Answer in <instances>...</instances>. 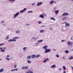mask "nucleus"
Here are the masks:
<instances>
[{
	"instance_id": "nucleus-10",
	"label": "nucleus",
	"mask_w": 73,
	"mask_h": 73,
	"mask_svg": "<svg viewBox=\"0 0 73 73\" xmlns=\"http://www.w3.org/2000/svg\"><path fill=\"white\" fill-rule=\"evenodd\" d=\"M65 23H66L65 25H66V27H68L70 26V24L68 23V22H65Z\"/></svg>"
},
{
	"instance_id": "nucleus-11",
	"label": "nucleus",
	"mask_w": 73,
	"mask_h": 73,
	"mask_svg": "<svg viewBox=\"0 0 73 73\" xmlns=\"http://www.w3.org/2000/svg\"><path fill=\"white\" fill-rule=\"evenodd\" d=\"M48 47V46L45 45L42 47V48L44 49H46Z\"/></svg>"
},
{
	"instance_id": "nucleus-41",
	"label": "nucleus",
	"mask_w": 73,
	"mask_h": 73,
	"mask_svg": "<svg viewBox=\"0 0 73 73\" xmlns=\"http://www.w3.org/2000/svg\"><path fill=\"white\" fill-rule=\"evenodd\" d=\"M31 71V70H28L27 72L28 73H30Z\"/></svg>"
},
{
	"instance_id": "nucleus-4",
	"label": "nucleus",
	"mask_w": 73,
	"mask_h": 73,
	"mask_svg": "<svg viewBox=\"0 0 73 73\" xmlns=\"http://www.w3.org/2000/svg\"><path fill=\"white\" fill-rule=\"evenodd\" d=\"M21 68H22V69L27 70V69H29V67H28V66H25L22 67H21Z\"/></svg>"
},
{
	"instance_id": "nucleus-42",
	"label": "nucleus",
	"mask_w": 73,
	"mask_h": 73,
	"mask_svg": "<svg viewBox=\"0 0 73 73\" xmlns=\"http://www.w3.org/2000/svg\"><path fill=\"white\" fill-rule=\"evenodd\" d=\"M27 10V8H25L24 9H23V11L24 12L25 11H26Z\"/></svg>"
},
{
	"instance_id": "nucleus-15",
	"label": "nucleus",
	"mask_w": 73,
	"mask_h": 73,
	"mask_svg": "<svg viewBox=\"0 0 73 73\" xmlns=\"http://www.w3.org/2000/svg\"><path fill=\"white\" fill-rule=\"evenodd\" d=\"M72 44V43L70 42H68L67 43V44L68 45H70Z\"/></svg>"
},
{
	"instance_id": "nucleus-47",
	"label": "nucleus",
	"mask_w": 73,
	"mask_h": 73,
	"mask_svg": "<svg viewBox=\"0 0 73 73\" xmlns=\"http://www.w3.org/2000/svg\"><path fill=\"white\" fill-rule=\"evenodd\" d=\"M65 41V40H62V42H64Z\"/></svg>"
},
{
	"instance_id": "nucleus-45",
	"label": "nucleus",
	"mask_w": 73,
	"mask_h": 73,
	"mask_svg": "<svg viewBox=\"0 0 73 73\" xmlns=\"http://www.w3.org/2000/svg\"><path fill=\"white\" fill-rule=\"evenodd\" d=\"M17 67V65H14V68H16Z\"/></svg>"
},
{
	"instance_id": "nucleus-56",
	"label": "nucleus",
	"mask_w": 73,
	"mask_h": 73,
	"mask_svg": "<svg viewBox=\"0 0 73 73\" xmlns=\"http://www.w3.org/2000/svg\"><path fill=\"white\" fill-rule=\"evenodd\" d=\"M26 25H29V24H26Z\"/></svg>"
},
{
	"instance_id": "nucleus-54",
	"label": "nucleus",
	"mask_w": 73,
	"mask_h": 73,
	"mask_svg": "<svg viewBox=\"0 0 73 73\" xmlns=\"http://www.w3.org/2000/svg\"><path fill=\"white\" fill-rule=\"evenodd\" d=\"M49 29H50V30H52V29H53L52 28H50Z\"/></svg>"
},
{
	"instance_id": "nucleus-51",
	"label": "nucleus",
	"mask_w": 73,
	"mask_h": 73,
	"mask_svg": "<svg viewBox=\"0 0 73 73\" xmlns=\"http://www.w3.org/2000/svg\"><path fill=\"white\" fill-rule=\"evenodd\" d=\"M2 49H3V48L1 47H0V50H1Z\"/></svg>"
},
{
	"instance_id": "nucleus-6",
	"label": "nucleus",
	"mask_w": 73,
	"mask_h": 73,
	"mask_svg": "<svg viewBox=\"0 0 73 73\" xmlns=\"http://www.w3.org/2000/svg\"><path fill=\"white\" fill-rule=\"evenodd\" d=\"M69 15V13H64L62 15V16H68Z\"/></svg>"
},
{
	"instance_id": "nucleus-40",
	"label": "nucleus",
	"mask_w": 73,
	"mask_h": 73,
	"mask_svg": "<svg viewBox=\"0 0 73 73\" xmlns=\"http://www.w3.org/2000/svg\"><path fill=\"white\" fill-rule=\"evenodd\" d=\"M38 23L39 24H41L42 23V22H40V21H39L38 22Z\"/></svg>"
},
{
	"instance_id": "nucleus-9",
	"label": "nucleus",
	"mask_w": 73,
	"mask_h": 73,
	"mask_svg": "<svg viewBox=\"0 0 73 73\" xmlns=\"http://www.w3.org/2000/svg\"><path fill=\"white\" fill-rule=\"evenodd\" d=\"M56 65H55V64H53L51 66V68H52V69H53V68H55L56 67Z\"/></svg>"
},
{
	"instance_id": "nucleus-46",
	"label": "nucleus",
	"mask_w": 73,
	"mask_h": 73,
	"mask_svg": "<svg viewBox=\"0 0 73 73\" xmlns=\"http://www.w3.org/2000/svg\"><path fill=\"white\" fill-rule=\"evenodd\" d=\"M66 19V17H64L62 19V20H65V19Z\"/></svg>"
},
{
	"instance_id": "nucleus-64",
	"label": "nucleus",
	"mask_w": 73,
	"mask_h": 73,
	"mask_svg": "<svg viewBox=\"0 0 73 73\" xmlns=\"http://www.w3.org/2000/svg\"><path fill=\"white\" fill-rule=\"evenodd\" d=\"M71 51H72L73 52V48L71 49Z\"/></svg>"
},
{
	"instance_id": "nucleus-48",
	"label": "nucleus",
	"mask_w": 73,
	"mask_h": 73,
	"mask_svg": "<svg viewBox=\"0 0 73 73\" xmlns=\"http://www.w3.org/2000/svg\"><path fill=\"white\" fill-rule=\"evenodd\" d=\"M9 56H9V55H7V56H6V57H9Z\"/></svg>"
},
{
	"instance_id": "nucleus-2",
	"label": "nucleus",
	"mask_w": 73,
	"mask_h": 73,
	"mask_svg": "<svg viewBox=\"0 0 73 73\" xmlns=\"http://www.w3.org/2000/svg\"><path fill=\"white\" fill-rule=\"evenodd\" d=\"M19 13L18 12L17 13H16L15 14L13 15V19H16L17 16H18V15H19Z\"/></svg>"
},
{
	"instance_id": "nucleus-49",
	"label": "nucleus",
	"mask_w": 73,
	"mask_h": 73,
	"mask_svg": "<svg viewBox=\"0 0 73 73\" xmlns=\"http://www.w3.org/2000/svg\"><path fill=\"white\" fill-rule=\"evenodd\" d=\"M31 38H32V39H35V37H32Z\"/></svg>"
},
{
	"instance_id": "nucleus-28",
	"label": "nucleus",
	"mask_w": 73,
	"mask_h": 73,
	"mask_svg": "<svg viewBox=\"0 0 73 73\" xmlns=\"http://www.w3.org/2000/svg\"><path fill=\"white\" fill-rule=\"evenodd\" d=\"M69 60H73V57L72 56H71L70 58H69Z\"/></svg>"
},
{
	"instance_id": "nucleus-18",
	"label": "nucleus",
	"mask_w": 73,
	"mask_h": 73,
	"mask_svg": "<svg viewBox=\"0 0 73 73\" xmlns=\"http://www.w3.org/2000/svg\"><path fill=\"white\" fill-rule=\"evenodd\" d=\"M20 30H18L17 31H15V33H17V34H19V33H20Z\"/></svg>"
},
{
	"instance_id": "nucleus-32",
	"label": "nucleus",
	"mask_w": 73,
	"mask_h": 73,
	"mask_svg": "<svg viewBox=\"0 0 73 73\" xmlns=\"http://www.w3.org/2000/svg\"><path fill=\"white\" fill-rule=\"evenodd\" d=\"M70 39L71 40H72V41H73V36L71 37L70 38Z\"/></svg>"
},
{
	"instance_id": "nucleus-7",
	"label": "nucleus",
	"mask_w": 73,
	"mask_h": 73,
	"mask_svg": "<svg viewBox=\"0 0 73 73\" xmlns=\"http://www.w3.org/2000/svg\"><path fill=\"white\" fill-rule=\"evenodd\" d=\"M40 33H44V32H45V30L44 29H42L40 30L39 31Z\"/></svg>"
},
{
	"instance_id": "nucleus-61",
	"label": "nucleus",
	"mask_w": 73,
	"mask_h": 73,
	"mask_svg": "<svg viewBox=\"0 0 73 73\" xmlns=\"http://www.w3.org/2000/svg\"><path fill=\"white\" fill-rule=\"evenodd\" d=\"M38 44H39V43H36L37 45H38Z\"/></svg>"
},
{
	"instance_id": "nucleus-3",
	"label": "nucleus",
	"mask_w": 73,
	"mask_h": 73,
	"mask_svg": "<svg viewBox=\"0 0 73 73\" xmlns=\"http://www.w3.org/2000/svg\"><path fill=\"white\" fill-rule=\"evenodd\" d=\"M44 50L45 52H44L45 53H46L48 52H50L51 51V50L50 49L47 48L46 49H45Z\"/></svg>"
},
{
	"instance_id": "nucleus-58",
	"label": "nucleus",
	"mask_w": 73,
	"mask_h": 73,
	"mask_svg": "<svg viewBox=\"0 0 73 73\" xmlns=\"http://www.w3.org/2000/svg\"><path fill=\"white\" fill-rule=\"evenodd\" d=\"M30 73H33V71H31Z\"/></svg>"
},
{
	"instance_id": "nucleus-30",
	"label": "nucleus",
	"mask_w": 73,
	"mask_h": 73,
	"mask_svg": "<svg viewBox=\"0 0 73 73\" xmlns=\"http://www.w3.org/2000/svg\"><path fill=\"white\" fill-rule=\"evenodd\" d=\"M65 58H66V56H64L62 57V59H65Z\"/></svg>"
},
{
	"instance_id": "nucleus-23",
	"label": "nucleus",
	"mask_w": 73,
	"mask_h": 73,
	"mask_svg": "<svg viewBox=\"0 0 73 73\" xmlns=\"http://www.w3.org/2000/svg\"><path fill=\"white\" fill-rule=\"evenodd\" d=\"M54 3V1H51L50 2V4H53V3Z\"/></svg>"
},
{
	"instance_id": "nucleus-63",
	"label": "nucleus",
	"mask_w": 73,
	"mask_h": 73,
	"mask_svg": "<svg viewBox=\"0 0 73 73\" xmlns=\"http://www.w3.org/2000/svg\"><path fill=\"white\" fill-rule=\"evenodd\" d=\"M12 57H11L10 58V60H12Z\"/></svg>"
},
{
	"instance_id": "nucleus-39",
	"label": "nucleus",
	"mask_w": 73,
	"mask_h": 73,
	"mask_svg": "<svg viewBox=\"0 0 73 73\" xmlns=\"http://www.w3.org/2000/svg\"><path fill=\"white\" fill-rule=\"evenodd\" d=\"M56 56L57 57V58H58V57H60V56H59V55H58V54H56Z\"/></svg>"
},
{
	"instance_id": "nucleus-53",
	"label": "nucleus",
	"mask_w": 73,
	"mask_h": 73,
	"mask_svg": "<svg viewBox=\"0 0 73 73\" xmlns=\"http://www.w3.org/2000/svg\"><path fill=\"white\" fill-rule=\"evenodd\" d=\"M4 21H2L1 23L2 24V23H3V22H4Z\"/></svg>"
},
{
	"instance_id": "nucleus-27",
	"label": "nucleus",
	"mask_w": 73,
	"mask_h": 73,
	"mask_svg": "<svg viewBox=\"0 0 73 73\" xmlns=\"http://www.w3.org/2000/svg\"><path fill=\"white\" fill-rule=\"evenodd\" d=\"M50 19V20H54V21H55V20H56L55 19H54V18L53 17L51 18Z\"/></svg>"
},
{
	"instance_id": "nucleus-1",
	"label": "nucleus",
	"mask_w": 73,
	"mask_h": 73,
	"mask_svg": "<svg viewBox=\"0 0 73 73\" xmlns=\"http://www.w3.org/2000/svg\"><path fill=\"white\" fill-rule=\"evenodd\" d=\"M18 38H20V37H15L13 38V39H10L8 40V42H15L16 41V39Z\"/></svg>"
},
{
	"instance_id": "nucleus-24",
	"label": "nucleus",
	"mask_w": 73,
	"mask_h": 73,
	"mask_svg": "<svg viewBox=\"0 0 73 73\" xmlns=\"http://www.w3.org/2000/svg\"><path fill=\"white\" fill-rule=\"evenodd\" d=\"M43 41V40H38V42H42Z\"/></svg>"
},
{
	"instance_id": "nucleus-62",
	"label": "nucleus",
	"mask_w": 73,
	"mask_h": 73,
	"mask_svg": "<svg viewBox=\"0 0 73 73\" xmlns=\"http://www.w3.org/2000/svg\"><path fill=\"white\" fill-rule=\"evenodd\" d=\"M44 15L45 16H46V14H44Z\"/></svg>"
},
{
	"instance_id": "nucleus-37",
	"label": "nucleus",
	"mask_w": 73,
	"mask_h": 73,
	"mask_svg": "<svg viewBox=\"0 0 73 73\" xmlns=\"http://www.w3.org/2000/svg\"><path fill=\"white\" fill-rule=\"evenodd\" d=\"M5 44L4 43H3L1 44H0V46H2V45H4Z\"/></svg>"
},
{
	"instance_id": "nucleus-35",
	"label": "nucleus",
	"mask_w": 73,
	"mask_h": 73,
	"mask_svg": "<svg viewBox=\"0 0 73 73\" xmlns=\"http://www.w3.org/2000/svg\"><path fill=\"white\" fill-rule=\"evenodd\" d=\"M9 1H11V2H15V0H9Z\"/></svg>"
},
{
	"instance_id": "nucleus-19",
	"label": "nucleus",
	"mask_w": 73,
	"mask_h": 73,
	"mask_svg": "<svg viewBox=\"0 0 73 73\" xmlns=\"http://www.w3.org/2000/svg\"><path fill=\"white\" fill-rule=\"evenodd\" d=\"M40 56H41L40 54H38L35 56V58H38V57H40Z\"/></svg>"
},
{
	"instance_id": "nucleus-31",
	"label": "nucleus",
	"mask_w": 73,
	"mask_h": 73,
	"mask_svg": "<svg viewBox=\"0 0 73 73\" xmlns=\"http://www.w3.org/2000/svg\"><path fill=\"white\" fill-rule=\"evenodd\" d=\"M33 12V11H29L28 12V13H32Z\"/></svg>"
},
{
	"instance_id": "nucleus-16",
	"label": "nucleus",
	"mask_w": 73,
	"mask_h": 73,
	"mask_svg": "<svg viewBox=\"0 0 73 73\" xmlns=\"http://www.w3.org/2000/svg\"><path fill=\"white\" fill-rule=\"evenodd\" d=\"M15 70H18V68H16L15 69H13L11 70V72H13V71H15Z\"/></svg>"
},
{
	"instance_id": "nucleus-8",
	"label": "nucleus",
	"mask_w": 73,
	"mask_h": 73,
	"mask_svg": "<svg viewBox=\"0 0 73 73\" xmlns=\"http://www.w3.org/2000/svg\"><path fill=\"white\" fill-rule=\"evenodd\" d=\"M59 12V11L58 10H55V13L56 15H57L58 14V13Z\"/></svg>"
},
{
	"instance_id": "nucleus-52",
	"label": "nucleus",
	"mask_w": 73,
	"mask_h": 73,
	"mask_svg": "<svg viewBox=\"0 0 73 73\" xmlns=\"http://www.w3.org/2000/svg\"><path fill=\"white\" fill-rule=\"evenodd\" d=\"M71 47H73V44H72H72H71Z\"/></svg>"
},
{
	"instance_id": "nucleus-5",
	"label": "nucleus",
	"mask_w": 73,
	"mask_h": 73,
	"mask_svg": "<svg viewBox=\"0 0 73 73\" xmlns=\"http://www.w3.org/2000/svg\"><path fill=\"white\" fill-rule=\"evenodd\" d=\"M42 4H43V3H42V2H40L38 3L36 5V6H40V5H42Z\"/></svg>"
},
{
	"instance_id": "nucleus-22",
	"label": "nucleus",
	"mask_w": 73,
	"mask_h": 73,
	"mask_svg": "<svg viewBox=\"0 0 73 73\" xmlns=\"http://www.w3.org/2000/svg\"><path fill=\"white\" fill-rule=\"evenodd\" d=\"M27 62L28 64H31V61L29 60H28Z\"/></svg>"
},
{
	"instance_id": "nucleus-36",
	"label": "nucleus",
	"mask_w": 73,
	"mask_h": 73,
	"mask_svg": "<svg viewBox=\"0 0 73 73\" xmlns=\"http://www.w3.org/2000/svg\"><path fill=\"white\" fill-rule=\"evenodd\" d=\"M47 60L46 59H45V60H44L43 61V62L44 63V62H46Z\"/></svg>"
},
{
	"instance_id": "nucleus-44",
	"label": "nucleus",
	"mask_w": 73,
	"mask_h": 73,
	"mask_svg": "<svg viewBox=\"0 0 73 73\" xmlns=\"http://www.w3.org/2000/svg\"><path fill=\"white\" fill-rule=\"evenodd\" d=\"M53 51H57V50H56V49L55 48L53 49Z\"/></svg>"
},
{
	"instance_id": "nucleus-20",
	"label": "nucleus",
	"mask_w": 73,
	"mask_h": 73,
	"mask_svg": "<svg viewBox=\"0 0 73 73\" xmlns=\"http://www.w3.org/2000/svg\"><path fill=\"white\" fill-rule=\"evenodd\" d=\"M4 71V69L1 68L0 70V73H1V72H3Z\"/></svg>"
},
{
	"instance_id": "nucleus-50",
	"label": "nucleus",
	"mask_w": 73,
	"mask_h": 73,
	"mask_svg": "<svg viewBox=\"0 0 73 73\" xmlns=\"http://www.w3.org/2000/svg\"><path fill=\"white\" fill-rule=\"evenodd\" d=\"M6 47H4L3 48V50H5L6 49Z\"/></svg>"
},
{
	"instance_id": "nucleus-29",
	"label": "nucleus",
	"mask_w": 73,
	"mask_h": 73,
	"mask_svg": "<svg viewBox=\"0 0 73 73\" xmlns=\"http://www.w3.org/2000/svg\"><path fill=\"white\" fill-rule=\"evenodd\" d=\"M63 68L64 70H66V67H65V66H63Z\"/></svg>"
},
{
	"instance_id": "nucleus-26",
	"label": "nucleus",
	"mask_w": 73,
	"mask_h": 73,
	"mask_svg": "<svg viewBox=\"0 0 73 73\" xmlns=\"http://www.w3.org/2000/svg\"><path fill=\"white\" fill-rule=\"evenodd\" d=\"M9 38V35H8L5 38V39L6 40H8Z\"/></svg>"
},
{
	"instance_id": "nucleus-13",
	"label": "nucleus",
	"mask_w": 73,
	"mask_h": 73,
	"mask_svg": "<svg viewBox=\"0 0 73 73\" xmlns=\"http://www.w3.org/2000/svg\"><path fill=\"white\" fill-rule=\"evenodd\" d=\"M31 56H27V60H30V59H31Z\"/></svg>"
},
{
	"instance_id": "nucleus-38",
	"label": "nucleus",
	"mask_w": 73,
	"mask_h": 73,
	"mask_svg": "<svg viewBox=\"0 0 73 73\" xmlns=\"http://www.w3.org/2000/svg\"><path fill=\"white\" fill-rule=\"evenodd\" d=\"M24 12V11L23 10H22L20 12V13H23V12Z\"/></svg>"
},
{
	"instance_id": "nucleus-43",
	"label": "nucleus",
	"mask_w": 73,
	"mask_h": 73,
	"mask_svg": "<svg viewBox=\"0 0 73 73\" xmlns=\"http://www.w3.org/2000/svg\"><path fill=\"white\" fill-rule=\"evenodd\" d=\"M58 70L59 71H61V70H62V69H61V68H59Z\"/></svg>"
},
{
	"instance_id": "nucleus-12",
	"label": "nucleus",
	"mask_w": 73,
	"mask_h": 73,
	"mask_svg": "<svg viewBox=\"0 0 73 73\" xmlns=\"http://www.w3.org/2000/svg\"><path fill=\"white\" fill-rule=\"evenodd\" d=\"M39 17H40V18H41L42 19H44V16L42 15H40Z\"/></svg>"
},
{
	"instance_id": "nucleus-34",
	"label": "nucleus",
	"mask_w": 73,
	"mask_h": 73,
	"mask_svg": "<svg viewBox=\"0 0 73 73\" xmlns=\"http://www.w3.org/2000/svg\"><path fill=\"white\" fill-rule=\"evenodd\" d=\"M35 5H36V3H32V6H35Z\"/></svg>"
},
{
	"instance_id": "nucleus-14",
	"label": "nucleus",
	"mask_w": 73,
	"mask_h": 73,
	"mask_svg": "<svg viewBox=\"0 0 73 73\" xmlns=\"http://www.w3.org/2000/svg\"><path fill=\"white\" fill-rule=\"evenodd\" d=\"M35 56H36V55H35V54H34V55H31V58H35Z\"/></svg>"
},
{
	"instance_id": "nucleus-21",
	"label": "nucleus",
	"mask_w": 73,
	"mask_h": 73,
	"mask_svg": "<svg viewBox=\"0 0 73 73\" xmlns=\"http://www.w3.org/2000/svg\"><path fill=\"white\" fill-rule=\"evenodd\" d=\"M6 60H7V61H9V60H10V58H9L6 57L5 58Z\"/></svg>"
},
{
	"instance_id": "nucleus-25",
	"label": "nucleus",
	"mask_w": 73,
	"mask_h": 73,
	"mask_svg": "<svg viewBox=\"0 0 73 73\" xmlns=\"http://www.w3.org/2000/svg\"><path fill=\"white\" fill-rule=\"evenodd\" d=\"M64 52H65L66 53H69V51L68 50H65L64 51Z\"/></svg>"
},
{
	"instance_id": "nucleus-33",
	"label": "nucleus",
	"mask_w": 73,
	"mask_h": 73,
	"mask_svg": "<svg viewBox=\"0 0 73 73\" xmlns=\"http://www.w3.org/2000/svg\"><path fill=\"white\" fill-rule=\"evenodd\" d=\"M1 52H5V50L2 49L1 50Z\"/></svg>"
},
{
	"instance_id": "nucleus-60",
	"label": "nucleus",
	"mask_w": 73,
	"mask_h": 73,
	"mask_svg": "<svg viewBox=\"0 0 73 73\" xmlns=\"http://www.w3.org/2000/svg\"><path fill=\"white\" fill-rule=\"evenodd\" d=\"M63 73H66V71H64Z\"/></svg>"
},
{
	"instance_id": "nucleus-17",
	"label": "nucleus",
	"mask_w": 73,
	"mask_h": 73,
	"mask_svg": "<svg viewBox=\"0 0 73 73\" xmlns=\"http://www.w3.org/2000/svg\"><path fill=\"white\" fill-rule=\"evenodd\" d=\"M27 49V47H25L23 48V50H24V52H26V51L25 50H26Z\"/></svg>"
},
{
	"instance_id": "nucleus-55",
	"label": "nucleus",
	"mask_w": 73,
	"mask_h": 73,
	"mask_svg": "<svg viewBox=\"0 0 73 73\" xmlns=\"http://www.w3.org/2000/svg\"><path fill=\"white\" fill-rule=\"evenodd\" d=\"M46 60L47 61H49V59L48 58H47L46 59Z\"/></svg>"
},
{
	"instance_id": "nucleus-59",
	"label": "nucleus",
	"mask_w": 73,
	"mask_h": 73,
	"mask_svg": "<svg viewBox=\"0 0 73 73\" xmlns=\"http://www.w3.org/2000/svg\"><path fill=\"white\" fill-rule=\"evenodd\" d=\"M6 25H5V24H4L3 25V26H4V27H5V26H6Z\"/></svg>"
},
{
	"instance_id": "nucleus-57",
	"label": "nucleus",
	"mask_w": 73,
	"mask_h": 73,
	"mask_svg": "<svg viewBox=\"0 0 73 73\" xmlns=\"http://www.w3.org/2000/svg\"><path fill=\"white\" fill-rule=\"evenodd\" d=\"M45 27V26L44 25H42V27Z\"/></svg>"
}]
</instances>
